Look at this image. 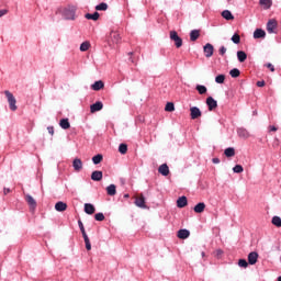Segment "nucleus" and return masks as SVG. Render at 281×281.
<instances>
[{
	"instance_id": "obj_1",
	"label": "nucleus",
	"mask_w": 281,
	"mask_h": 281,
	"mask_svg": "<svg viewBox=\"0 0 281 281\" xmlns=\"http://www.w3.org/2000/svg\"><path fill=\"white\" fill-rule=\"evenodd\" d=\"M63 18L66 21H75L76 20V7H68L61 11Z\"/></svg>"
},
{
	"instance_id": "obj_2",
	"label": "nucleus",
	"mask_w": 281,
	"mask_h": 281,
	"mask_svg": "<svg viewBox=\"0 0 281 281\" xmlns=\"http://www.w3.org/2000/svg\"><path fill=\"white\" fill-rule=\"evenodd\" d=\"M169 38H170V41H173L175 46L177 47V49H179L180 47L183 46V40L179 36L177 31H170Z\"/></svg>"
},
{
	"instance_id": "obj_3",
	"label": "nucleus",
	"mask_w": 281,
	"mask_h": 281,
	"mask_svg": "<svg viewBox=\"0 0 281 281\" xmlns=\"http://www.w3.org/2000/svg\"><path fill=\"white\" fill-rule=\"evenodd\" d=\"M4 94L7 97V100L9 102V106L12 111H16L18 106H16V98H14V94H12V92H10L9 90L4 91Z\"/></svg>"
},
{
	"instance_id": "obj_4",
	"label": "nucleus",
	"mask_w": 281,
	"mask_h": 281,
	"mask_svg": "<svg viewBox=\"0 0 281 281\" xmlns=\"http://www.w3.org/2000/svg\"><path fill=\"white\" fill-rule=\"evenodd\" d=\"M122 41V37L120 36V33L112 31L110 33V38L108 40V43L110 45H117Z\"/></svg>"
},
{
	"instance_id": "obj_5",
	"label": "nucleus",
	"mask_w": 281,
	"mask_h": 281,
	"mask_svg": "<svg viewBox=\"0 0 281 281\" xmlns=\"http://www.w3.org/2000/svg\"><path fill=\"white\" fill-rule=\"evenodd\" d=\"M276 30H278V21L269 20L267 23V32L269 34H276Z\"/></svg>"
},
{
	"instance_id": "obj_6",
	"label": "nucleus",
	"mask_w": 281,
	"mask_h": 281,
	"mask_svg": "<svg viewBox=\"0 0 281 281\" xmlns=\"http://www.w3.org/2000/svg\"><path fill=\"white\" fill-rule=\"evenodd\" d=\"M24 199H25L27 205L30 206V211L34 212V210H36V205H37L36 200L30 194H26Z\"/></svg>"
},
{
	"instance_id": "obj_7",
	"label": "nucleus",
	"mask_w": 281,
	"mask_h": 281,
	"mask_svg": "<svg viewBox=\"0 0 281 281\" xmlns=\"http://www.w3.org/2000/svg\"><path fill=\"white\" fill-rule=\"evenodd\" d=\"M203 50H204L205 58H212V56H214V45L207 43L203 47Z\"/></svg>"
},
{
	"instance_id": "obj_8",
	"label": "nucleus",
	"mask_w": 281,
	"mask_h": 281,
	"mask_svg": "<svg viewBox=\"0 0 281 281\" xmlns=\"http://www.w3.org/2000/svg\"><path fill=\"white\" fill-rule=\"evenodd\" d=\"M134 203L137 207L145 209L146 207V198H144V194L136 195Z\"/></svg>"
},
{
	"instance_id": "obj_9",
	"label": "nucleus",
	"mask_w": 281,
	"mask_h": 281,
	"mask_svg": "<svg viewBox=\"0 0 281 281\" xmlns=\"http://www.w3.org/2000/svg\"><path fill=\"white\" fill-rule=\"evenodd\" d=\"M190 115H191V120H199V117H201L202 113L199 108L192 106V108H190Z\"/></svg>"
},
{
	"instance_id": "obj_10",
	"label": "nucleus",
	"mask_w": 281,
	"mask_h": 281,
	"mask_svg": "<svg viewBox=\"0 0 281 281\" xmlns=\"http://www.w3.org/2000/svg\"><path fill=\"white\" fill-rule=\"evenodd\" d=\"M158 172L159 175H162V177H168V175H170V168L167 164H162L159 166Z\"/></svg>"
},
{
	"instance_id": "obj_11",
	"label": "nucleus",
	"mask_w": 281,
	"mask_h": 281,
	"mask_svg": "<svg viewBox=\"0 0 281 281\" xmlns=\"http://www.w3.org/2000/svg\"><path fill=\"white\" fill-rule=\"evenodd\" d=\"M104 109V104L101 101L95 102L90 106V113H98V111H102Z\"/></svg>"
},
{
	"instance_id": "obj_12",
	"label": "nucleus",
	"mask_w": 281,
	"mask_h": 281,
	"mask_svg": "<svg viewBox=\"0 0 281 281\" xmlns=\"http://www.w3.org/2000/svg\"><path fill=\"white\" fill-rule=\"evenodd\" d=\"M206 104L209 106V111H214V109H216L218 106V103L212 97H209L206 99Z\"/></svg>"
},
{
	"instance_id": "obj_13",
	"label": "nucleus",
	"mask_w": 281,
	"mask_h": 281,
	"mask_svg": "<svg viewBox=\"0 0 281 281\" xmlns=\"http://www.w3.org/2000/svg\"><path fill=\"white\" fill-rule=\"evenodd\" d=\"M72 168L75 172H80V170H82V160L80 158H75L72 161Z\"/></svg>"
},
{
	"instance_id": "obj_14",
	"label": "nucleus",
	"mask_w": 281,
	"mask_h": 281,
	"mask_svg": "<svg viewBox=\"0 0 281 281\" xmlns=\"http://www.w3.org/2000/svg\"><path fill=\"white\" fill-rule=\"evenodd\" d=\"M237 134L239 137H241L243 139H249L250 135H249V131H247L245 127H239L237 130Z\"/></svg>"
},
{
	"instance_id": "obj_15",
	"label": "nucleus",
	"mask_w": 281,
	"mask_h": 281,
	"mask_svg": "<svg viewBox=\"0 0 281 281\" xmlns=\"http://www.w3.org/2000/svg\"><path fill=\"white\" fill-rule=\"evenodd\" d=\"M258 262V252L252 251L248 255V265H256Z\"/></svg>"
},
{
	"instance_id": "obj_16",
	"label": "nucleus",
	"mask_w": 281,
	"mask_h": 281,
	"mask_svg": "<svg viewBox=\"0 0 281 281\" xmlns=\"http://www.w3.org/2000/svg\"><path fill=\"white\" fill-rule=\"evenodd\" d=\"M56 212H65L67 211V203L59 201L55 204Z\"/></svg>"
},
{
	"instance_id": "obj_17",
	"label": "nucleus",
	"mask_w": 281,
	"mask_h": 281,
	"mask_svg": "<svg viewBox=\"0 0 281 281\" xmlns=\"http://www.w3.org/2000/svg\"><path fill=\"white\" fill-rule=\"evenodd\" d=\"M190 237V231L188 229H180L178 231V238H180L181 240H186V238Z\"/></svg>"
},
{
	"instance_id": "obj_18",
	"label": "nucleus",
	"mask_w": 281,
	"mask_h": 281,
	"mask_svg": "<svg viewBox=\"0 0 281 281\" xmlns=\"http://www.w3.org/2000/svg\"><path fill=\"white\" fill-rule=\"evenodd\" d=\"M59 126L64 128V131H67L68 128H71V124L69 123V119H61L59 121Z\"/></svg>"
},
{
	"instance_id": "obj_19",
	"label": "nucleus",
	"mask_w": 281,
	"mask_h": 281,
	"mask_svg": "<svg viewBox=\"0 0 281 281\" xmlns=\"http://www.w3.org/2000/svg\"><path fill=\"white\" fill-rule=\"evenodd\" d=\"M193 210L195 214H203V212H205V204L203 202H200L194 206Z\"/></svg>"
},
{
	"instance_id": "obj_20",
	"label": "nucleus",
	"mask_w": 281,
	"mask_h": 281,
	"mask_svg": "<svg viewBox=\"0 0 281 281\" xmlns=\"http://www.w3.org/2000/svg\"><path fill=\"white\" fill-rule=\"evenodd\" d=\"M259 4L262 5L263 10H269L273 5L272 0H259Z\"/></svg>"
},
{
	"instance_id": "obj_21",
	"label": "nucleus",
	"mask_w": 281,
	"mask_h": 281,
	"mask_svg": "<svg viewBox=\"0 0 281 281\" xmlns=\"http://www.w3.org/2000/svg\"><path fill=\"white\" fill-rule=\"evenodd\" d=\"M267 36V33L262 29H257L254 32V38H265Z\"/></svg>"
},
{
	"instance_id": "obj_22",
	"label": "nucleus",
	"mask_w": 281,
	"mask_h": 281,
	"mask_svg": "<svg viewBox=\"0 0 281 281\" xmlns=\"http://www.w3.org/2000/svg\"><path fill=\"white\" fill-rule=\"evenodd\" d=\"M85 212L86 214H95V206H93V204L91 203H86L85 204Z\"/></svg>"
},
{
	"instance_id": "obj_23",
	"label": "nucleus",
	"mask_w": 281,
	"mask_h": 281,
	"mask_svg": "<svg viewBox=\"0 0 281 281\" xmlns=\"http://www.w3.org/2000/svg\"><path fill=\"white\" fill-rule=\"evenodd\" d=\"M102 177H103V173L100 170H95L91 173L92 181H100Z\"/></svg>"
},
{
	"instance_id": "obj_24",
	"label": "nucleus",
	"mask_w": 281,
	"mask_h": 281,
	"mask_svg": "<svg viewBox=\"0 0 281 281\" xmlns=\"http://www.w3.org/2000/svg\"><path fill=\"white\" fill-rule=\"evenodd\" d=\"M222 16L223 19H225L226 21H234V14H232V11L229 10H224L222 12Z\"/></svg>"
},
{
	"instance_id": "obj_25",
	"label": "nucleus",
	"mask_w": 281,
	"mask_h": 281,
	"mask_svg": "<svg viewBox=\"0 0 281 281\" xmlns=\"http://www.w3.org/2000/svg\"><path fill=\"white\" fill-rule=\"evenodd\" d=\"M91 88L93 91H100L101 89H104V82L102 80L95 81Z\"/></svg>"
},
{
	"instance_id": "obj_26",
	"label": "nucleus",
	"mask_w": 281,
	"mask_h": 281,
	"mask_svg": "<svg viewBox=\"0 0 281 281\" xmlns=\"http://www.w3.org/2000/svg\"><path fill=\"white\" fill-rule=\"evenodd\" d=\"M106 192L109 196H115V194H117L115 184H110L109 187H106Z\"/></svg>"
},
{
	"instance_id": "obj_27",
	"label": "nucleus",
	"mask_w": 281,
	"mask_h": 281,
	"mask_svg": "<svg viewBox=\"0 0 281 281\" xmlns=\"http://www.w3.org/2000/svg\"><path fill=\"white\" fill-rule=\"evenodd\" d=\"M199 36H201V31L199 30H193L190 32V41H192V43H194V41H196Z\"/></svg>"
},
{
	"instance_id": "obj_28",
	"label": "nucleus",
	"mask_w": 281,
	"mask_h": 281,
	"mask_svg": "<svg viewBox=\"0 0 281 281\" xmlns=\"http://www.w3.org/2000/svg\"><path fill=\"white\" fill-rule=\"evenodd\" d=\"M188 205V198L181 196L177 200V207H186Z\"/></svg>"
},
{
	"instance_id": "obj_29",
	"label": "nucleus",
	"mask_w": 281,
	"mask_h": 281,
	"mask_svg": "<svg viewBox=\"0 0 281 281\" xmlns=\"http://www.w3.org/2000/svg\"><path fill=\"white\" fill-rule=\"evenodd\" d=\"M86 19H88V21H98V19H100V13L94 12V13H87Z\"/></svg>"
},
{
	"instance_id": "obj_30",
	"label": "nucleus",
	"mask_w": 281,
	"mask_h": 281,
	"mask_svg": "<svg viewBox=\"0 0 281 281\" xmlns=\"http://www.w3.org/2000/svg\"><path fill=\"white\" fill-rule=\"evenodd\" d=\"M237 58L239 63H245V60H247V53H245V50H238Z\"/></svg>"
},
{
	"instance_id": "obj_31",
	"label": "nucleus",
	"mask_w": 281,
	"mask_h": 281,
	"mask_svg": "<svg viewBox=\"0 0 281 281\" xmlns=\"http://www.w3.org/2000/svg\"><path fill=\"white\" fill-rule=\"evenodd\" d=\"M225 157H234L236 155V149L234 147H228L224 150Z\"/></svg>"
},
{
	"instance_id": "obj_32",
	"label": "nucleus",
	"mask_w": 281,
	"mask_h": 281,
	"mask_svg": "<svg viewBox=\"0 0 281 281\" xmlns=\"http://www.w3.org/2000/svg\"><path fill=\"white\" fill-rule=\"evenodd\" d=\"M95 10L106 12V10H109V4H106L105 2H102L95 7Z\"/></svg>"
},
{
	"instance_id": "obj_33",
	"label": "nucleus",
	"mask_w": 281,
	"mask_h": 281,
	"mask_svg": "<svg viewBox=\"0 0 281 281\" xmlns=\"http://www.w3.org/2000/svg\"><path fill=\"white\" fill-rule=\"evenodd\" d=\"M90 47L91 43L89 41H86L80 45V52H89Z\"/></svg>"
},
{
	"instance_id": "obj_34",
	"label": "nucleus",
	"mask_w": 281,
	"mask_h": 281,
	"mask_svg": "<svg viewBox=\"0 0 281 281\" xmlns=\"http://www.w3.org/2000/svg\"><path fill=\"white\" fill-rule=\"evenodd\" d=\"M102 159H104V157L101 154H98L94 157H92L94 166H98V164H102Z\"/></svg>"
},
{
	"instance_id": "obj_35",
	"label": "nucleus",
	"mask_w": 281,
	"mask_h": 281,
	"mask_svg": "<svg viewBox=\"0 0 281 281\" xmlns=\"http://www.w3.org/2000/svg\"><path fill=\"white\" fill-rule=\"evenodd\" d=\"M119 153H121V155H126V153H128V145L126 144H121L119 146Z\"/></svg>"
},
{
	"instance_id": "obj_36",
	"label": "nucleus",
	"mask_w": 281,
	"mask_h": 281,
	"mask_svg": "<svg viewBox=\"0 0 281 281\" xmlns=\"http://www.w3.org/2000/svg\"><path fill=\"white\" fill-rule=\"evenodd\" d=\"M196 91L200 93V95H203V94L207 93V88L205 86L198 85Z\"/></svg>"
},
{
	"instance_id": "obj_37",
	"label": "nucleus",
	"mask_w": 281,
	"mask_h": 281,
	"mask_svg": "<svg viewBox=\"0 0 281 281\" xmlns=\"http://www.w3.org/2000/svg\"><path fill=\"white\" fill-rule=\"evenodd\" d=\"M271 223H272V225H274V227H281L280 216H273Z\"/></svg>"
},
{
	"instance_id": "obj_38",
	"label": "nucleus",
	"mask_w": 281,
	"mask_h": 281,
	"mask_svg": "<svg viewBox=\"0 0 281 281\" xmlns=\"http://www.w3.org/2000/svg\"><path fill=\"white\" fill-rule=\"evenodd\" d=\"M229 76H232V78H238L240 76V70L238 68H234L229 71Z\"/></svg>"
},
{
	"instance_id": "obj_39",
	"label": "nucleus",
	"mask_w": 281,
	"mask_h": 281,
	"mask_svg": "<svg viewBox=\"0 0 281 281\" xmlns=\"http://www.w3.org/2000/svg\"><path fill=\"white\" fill-rule=\"evenodd\" d=\"M165 111L172 113V111H175V103L168 102L165 106Z\"/></svg>"
},
{
	"instance_id": "obj_40",
	"label": "nucleus",
	"mask_w": 281,
	"mask_h": 281,
	"mask_svg": "<svg viewBox=\"0 0 281 281\" xmlns=\"http://www.w3.org/2000/svg\"><path fill=\"white\" fill-rule=\"evenodd\" d=\"M215 82H217V85H223V82H225V75H218L215 77Z\"/></svg>"
},
{
	"instance_id": "obj_41",
	"label": "nucleus",
	"mask_w": 281,
	"mask_h": 281,
	"mask_svg": "<svg viewBox=\"0 0 281 281\" xmlns=\"http://www.w3.org/2000/svg\"><path fill=\"white\" fill-rule=\"evenodd\" d=\"M231 40L233 41V43H235V45H238L240 43V35L235 33Z\"/></svg>"
},
{
	"instance_id": "obj_42",
	"label": "nucleus",
	"mask_w": 281,
	"mask_h": 281,
	"mask_svg": "<svg viewBox=\"0 0 281 281\" xmlns=\"http://www.w3.org/2000/svg\"><path fill=\"white\" fill-rule=\"evenodd\" d=\"M244 168L240 166V165H236L234 168H233V171L237 175H240V172H244Z\"/></svg>"
},
{
	"instance_id": "obj_43",
	"label": "nucleus",
	"mask_w": 281,
	"mask_h": 281,
	"mask_svg": "<svg viewBox=\"0 0 281 281\" xmlns=\"http://www.w3.org/2000/svg\"><path fill=\"white\" fill-rule=\"evenodd\" d=\"M238 265H239V267H243L244 269H247V267H249V262H247V260H245V259H239Z\"/></svg>"
},
{
	"instance_id": "obj_44",
	"label": "nucleus",
	"mask_w": 281,
	"mask_h": 281,
	"mask_svg": "<svg viewBox=\"0 0 281 281\" xmlns=\"http://www.w3.org/2000/svg\"><path fill=\"white\" fill-rule=\"evenodd\" d=\"M83 240H85L87 251H91V240L89 238Z\"/></svg>"
},
{
	"instance_id": "obj_45",
	"label": "nucleus",
	"mask_w": 281,
	"mask_h": 281,
	"mask_svg": "<svg viewBox=\"0 0 281 281\" xmlns=\"http://www.w3.org/2000/svg\"><path fill=\"white\" fill-rule=\"evenodd\" d=\"M95 221H104V213H97L94 215Z\"/></svg>"
},
{
	"instance_id": "obj_46",
	"label": "nucleus",
	"mask_w": 281,
	"mask_h": 281,
	"mask_svg": "<svg viewBox=\"0 0 281 281\" xmlns=\"http://www.w3.org/2000/svg\"><path fill=\"white\" fill-rule=\"evenodd\" d=\"M220 56H225L227 54V48L225 46L220 47Z\"/></svg>"
},
{
	"instance_id": "obj_47",
	"label": "nucleus",
	"mask_w": 281,
	"mask_h": 281,
	"mask_svg": "<svg viewBox=\"0 0 281 281\" xmlns=\"http://www.w3.org/2000/svg\"><path fill=\"white\" fill-rule=\"evenodd\" d=\"M265 67H267V69H270V71L272 72L276 71V67L271 63L266 64Z\"/></svg>"
},
{
	"instance_id": "obj_48",
	"label": "nucleus",
	"mask_w": 281,
	"mask_h": 281,
	"mask_svg": "<svg viewBox=\"0 0 281 281\" xmlns=\"http://www.w3.org/2000/svg\"><path fill=\"white\" fill-rule=\"evenodd\" d=\"M78 225H79V228H80V232H85V224H82V221H78Z\"/></svg>"
},
{
	"instance_id": "obj_49",
	"label": "nucleus",
	"mask_w": 281,
	"mask_h": 281,
	"mask_svg": "<svg viewBox=\"0 0 281 281\" xmlns=\"http://www.w3.org/2000/svg\"><path fill=\"white\" fill-rule=\"evenodd\" d=\"M47 131H48L49 135H54V126H48Z\"/></svg>"
},
{
	"instance_id": "obj_50",
	"label": "nucleus",
	"mask_w": 281,
	"mask_h": 281,
	"mask_svg": "<svg viewBox=\"0 0 281 281\" xmlns=\"http://www.w3.org/2000/svg\"><path fill=\"white\" fill-rule=\"evenodd\" d=\"M83 240L89 239V236L87 235V231L81 232Z\"/></svg>"
},
{
	"instance_id": "obj_51",
	"label": "nucleus",
	"mask_w": 281,
	"mask_h": 281,
	"mask_svg": "<svg viewBox=\"0 0 281 281\" xmlns=\"http://www.w3.org/2000/svg\"><path fill=\"white\" fill-rule=\"evenodd\" d=\"M8 14V10H0V19L1 16H5Z\"/></svg>"
},
{
	"instance_id": "obj_52",
	"label": "nucleus",
	"mask_w": 281,
	"mask_h": 281,
	"mask_svg": "<svg viewBox=\"0 0 281 281\" xmlns=\"http://www.w3.org/2000/svg\"><path fill=\"white\" fill-rule=\"evenodd\" d=\"M266 82L265 80L257 81V87H265Z\"/></svg>"
},
{
	"instance_id": "obj_53",
	"label": "nucleus",
	"mask_w": 281,
	"mask_h": 281,
	"mask_svg": "<svg viewBox=\"0 0 281 281\" xmlns=\"http://www.w3.org/2000/svg\"><path fill=\"white\" fill-rule=\"evenodd\" d=\"M213 164H221V159H218V158H213Z\"/></svg>"
},
{
	"instance_id": "obj_54",
	"label": "nucleus",
	"mask_w": 281,
	"mask_h": 281,
	"mask_svg": "<svg viewBox=\"0 0 281 281\" xmlns=\"http://www.w3.org/2000/svg\"><path fill=\"white\" fill-rule=\"evenodd\" d=\"M216 256H223V250L221 249L216 250Z\"/></svg>"
},
{
	"instance_id": "obj_55",
	"label": "nucleus",
	"mask_w": 281,
	"mask_h": 281,
	"mask_svg": "<svg viewBox=\"0 0 281 281\" xmlns=\"http://www.w3.org/2000/svg\"><path fill=\"white\" fill-rule=\"evenodd\" d=\"M270 131H272L273 133H276V131H278V127H276V126H270Z\"/></svg>"
},
{
	"instance_id": "obj_56",
	"label": "nucleus",
	"mask_w": 281,
	"mask_h": 281,
	"mask_svg": "<svg viewBox=\"0 0 281 281\" xmlns=\"http://www.w3.org/2000/svg\"><path fill=\"white\" fill-rule=\"evenodd\" d=\"M10 189H8V188H4V194H10Z\"/></svg>"
},
{
	"instance_id": "obj_57",
	"label": "nucleus",
	"mask_w": 281,
	"mask_h": 281,
	"mask_svg": "<svg viewBox=\"0 0 281 281\" xmlns=\"http://www.w3.org/2000/svg\"><path fill=\"white\" fill-rule=\"evenodd\" d=\"M131 195L128 193L124 194V199H128Z\"/></svg>"
},
{
	"instance_id": "obj_58",
	"label": "nucleus",
	"mask_w": 281,
	"mask_h": 281,
	"mask_svg": "<svg viewBox=\"0 0 281 281\" xmlns=\"http://www.w3.org/2000/svg\"><path fill=\"white\" fill-rule=\"evenodd\" d=\"M128 56H133V52H130V53H128Z\"/></svg>"
},
{
	"instance_id": "obj_59",
	"label": "nucleus",
	"mask_w": 281,
	"mask_h": 281,
	"mask_svg": "<svg viewBox=\"0 0 281 281\" xmlns=\"http://www.w3.org/2000/svg\"><path fill=\"white\" fill-rule=\"evenodd\" d=\"M130 60H131V63H135V60H134V59H132V57L130 58Z\"/></svg>"
},
{
	"instance_id": "obj_60",
	"label": "nucleus",
	"mask_w": 281,
	"mask_h": 281,
	"mask_svg": "<svg viewBox=\"0 0 281 281\" xmlns=\"http://www.w3.org/2000/svg\"><path fill=\"white\" fill-rule=\"evenodd\" d=\"M202 258H205V252H202Z\"/></svg>"
},
{
	"instance_id": "obj_61",
	"label": "nucleus",
	"mask_w": 281,
	"mask_h": 281,
	"mask_svg": "<svg viewBox=\"0 0 281 281\" xmlns=\"http://www.w3.org/2000/svg\"><path fill=\"white\" fill-rule=\"evenodd\" d=\"M277 281H281V276L278 278V280Z\"/></svg>"
}]
</instances>
